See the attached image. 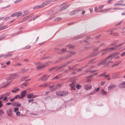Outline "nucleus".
I'll use <instances>...</instances> for the list:
<instances>
[{
    "label": "nucleus",
    "instance_id": "1",
    "mask_svg": "<svg viewBox=\"0 0 125 125\" xmlns=\"http://www.w3.org/2000/svg\"><path fill=\"white\" fill-rule=\"evenodd\" d=\"M51 63L50 62H46L44 64H42L40 62H38L34 63V64L36 65L38 69L43 68L48 66L49 64Z\"/></svg>",
    "mask_w": 125,
    "mask_h": 125
},
{
    "label": "nucleus",
    "instance_id": "2",
    "mask_svg": "<svg viewBox=\"0 0 125 125\" xmlns=\"http://www.w3.org/2000/svg\"><path fill=\"white\" fill-rule=\"evenodd\" d=\"M109 56L107 57L104 60H103L101 61L98 64L100 66L102 64H104L105 66H106L109 65Z\"/></svg>",
    "mask_w": 125,
    "mask_h": 125
},
{
    "label": "nucleus",
    "instance_id": "3",
    "mask_svg": "<svg viewBox=\"0 0 125 125\" xmlns=\"http://www.w3.org/2000/svg\"><path fill=\"white\" fill-rule=\"evenodd\" d=\"M55 94L58 96H63L67 95L68 94V93L66 92L59 91H56Z\"/></svg>",
    "mask_w": 125,
    "mask_h": 125
},
{
    "label": "nucleus",
    "instance_id": "4",
    "mask_svg": "<svg viewBox=\"0 0 125 125\" xmlns=\"http://www.w3.org/2000/svg\"><path fill=\"white\" fill-rule=\"evenodd\" d=\"M50 76V75H47L46 74H44L40 77L39 79V80L45 81Z\"/></svg>",
    "mask_w": 125,
    "mask_h": 125
},
{
    "label": "nucleus",
    "instance_id": "5",
    "mask_svg": "<svg viewBox=\"0 0 125 125\" xmlns=\"http://www.w3.org/2000/svg\"><path fill=\"white\" fill-rule=\"evenodd\" d=\"M106 73V72H104V73H102L99 75V76L101 77L102 76H104V78L105 79H107L108 80H109V75H105Z\"/></svg>",
    "mask_w": 125,
    "mask_h": 125
},
{
    "label": "nucleus",
    "instance_id": "6",
    "mask_svg": "<svg viewBox=\"0 0 125 125\" xmlns=\"http://www.w3.org/2000/svg\"><path fill=\"white\" fill-rule=\"evenodd\" d=\"M37 96V95H34L33 93L28 94L27 95V98L28 99L34 98Z\"/></svg>",
    "mask_w": 125,
    "mask_h": 125
},
{
    "label": "nucleus",
    "instance_id": "7",
    "mask_svg": "<svg viewBox=\"0 0 125 125\" xmlns=\"http://www.w3.org/2000/svg\"><path fill=\"white\" fill-rule=\"evenodd\" d=\"M46 41H43V40H36V42L39 45H41L44 43Z\"/></svg>",
    "mask_w": 125,
    "mask_h": 125
},
{
    "label": "nucleus",
    "instance_id": "8",
    "mask_svg": "<svg viewBox=\"0 0 125 125\" xmlns=\"http://www.w3.org/2000/svg\"><path fill=\"white\" fill-rule=\"evenodd\" d=\"M20 76V75L19 74H16L14 73L12 74L11 76L10 79H14L15 78H16L19 77Z\"/></svg>",
    "mask_w": 125,
    "mask_h": 125
},
{
    "label": "nucleus",
    "instance_id": "9",
    "mask_svg": "<svg viewBox=\"0 0 125 125\" xmlns=\"http://www.w3.org/2000/svg\"><path fill=\"white\" fill-rule=\"evenodd\" d=\"M70 62H67L66 63H65L64 64V65H62L61 66L58 67H57L56 68V69H55V70H56L57 69L58 70H59V69H61V68H62L63 67H65V66H66L68 64H69Z\"/></svg>",
    "mask_w": 125,
    "mask_h": 125
},
{
    "label": "nucleus",
    "instance_id": "10",
    "mask_svg": "<svg viewBox=\"0 0 125 125\" xmlns=\"http://www.w3.org/2000/svg\"><path fill=\"white\" fill-rule=\"evenodd\" d=\"M26 94V90H24L22 91L21 94V96L20 97V99H23V97L25 96Z\"/></svg>",
    "mask_w": 125,
    "mask_h": 125
},
{
    "label": "nucleus",
    "instance_id": "11",
    "mask_svg": "<svg viewBox=\"0 0 125 125\" xmlns=\"http://www.w3.org/2000/svg\"><path fill=\"white\" fill-rule=\"evenodd\" d=\"M108 51L109 49H106L103 50L101 51V52H102V55H103L108 52Z\"/></svg>",
    "mask_w": 125,
    "mask_h": 125
},
{
    "label": "nucleus",
    "instance_id": "12",
    "mask_svg": "<svg viewBox=\"0 0 125 125\" xmlns=\"http://www.w3.org/2000/svg\"><path fill=\"white\" fill-rule=\"evenodd\" d=\"M117 29H115L112 30H110V35H111L115 36H116L118 35V34L116 33H112L113 30H116Z\"/></svg>",
    "mask_w": 125,
    "mask_h": 125
},
{
    "label": "nucleus",
    "instance_id": "13",
    "mask_svg": "<svg viewBox=\"0 0 125 125\" xmlns=\"http://www.w3.org/2000/svg\"><path fill=\"white\" fill-rule=\"evenodd\" d=\"M91 86L90 84H86L84 86L85 89L87 90L91 89Z\"/></svg>",
    "mask_w": 125,
    "mask_h": 125
},
{
    "label": "nucleus",
    "instance_id": "14",
    "mask_svg": "<svg viewBox=\"0 0 125 125\" xmlns=\"http://www.w3.org/2000/svg\"><path fill=\"white\" fill-rule=\"evenodd\" d=\"M75 84L74 83H72L70 84V86L71 88V89L72 90H75Z\"/></svg>",
    "mask_w": 125,
    "mask_h": 125
},
{
    "label": "nucleus",
    "instance_id": "15",
    "mask_svg": "<svg viewBox=\"0 0 125 125\" xmlns=\"http://www.w3.org/2000/svg\"><path fill=\"white\" fill-rule=\"evenodd\" d=\"M80 10H74L72 11V12H71L69 14L70 15H72L76 14V13H77L78 12L80 11Z\"/></svg>",
    "mask_w": 125,
    "mask_h": 125
},
{
    "label": "nucleus",
    "instance_id": "16",
    "mask_svg": "<svg viewBox=\"0 0 125 125\" xmlns=\"http://www.w3.org/2000/svg\"><path fill=\"white\" fill-rule=\"evenodd\" d=\"M27 70V69L22 68L21 69L19 72V73L21 74H23L24 72H26Z\"/></svg>",
    "mask_w": 125,
    "mask_h": 125
},
{
    "label": "nucleus",
    "instance_id": "17",
    "mask_svg": "<svg viewBox=\"0 0 125 125\" xmlns=\"http://www.w3.org/2000/svg\"><path fill=\"white\" fill-rule=\"evenodd\" d=\"M83 34H81L75 37L73 39H78L82 38Z\"/></svg>",
    "mask_w": 125,
    "mask_h": 125
},
{
    "label": "nucleus",
    "instance_id": "18",
    "mask_svg": "<svg viewBox=\"0 0 125 125\" xmlns=\"http://www.w3.org/2000/svg\"><path fill=\"white\" fill-rule=\"evenodd\" d=\"M7 114L8 115L10 116L12 115V110L11 109H9L7 111Z\"/></svg>",
    "mask_w": 125,
    "mask_h": 125
},
{
    "label": "nucleus",
    "instance_id": "19",
    "mask_svg": "<svg viewBox=\"0 0 125 125\" xmlns=\"http://www.w3.org/2000/svg\"><path fill=\"white\" fill-rule=\"evenodd\" d=\"M86 80L87 82H91L92 78L91 76H89L86 78Z\"/></svg>",
    "mask_w": 125,
    "mask_h": 125
},
{
    "label": "nucleus",
    "instance_id": "20",
    "mask_svg": "<svg viewBox=\"0 0 125 125\" xmlns=\"http://www.w3.org/2000/svg\"><path fill=\"white\" fill-rule=\"evenodd\" d=\"M54 86L53 85L50 86L49 87L50 90L51 91H53L55 90V88H54Z\"/></svg>",
    "mask_w": 125,
    "mask_h": 125
},
{
    "label": "nucleus",
    "instance_id": "21",
    "mask_svg": "<svg viewBox=\"0 0 125 125\" xmlns=\"http://www.w3.org/2000/svg\"><path fill=\"white\" fill-rule=\"evenodd\" d=\"M20 89L17 87L14 88L12 90V92L13 93H16L17 91H19Z\"/></svg>",
    "mask_w": 125,
    "mask_h": 125
},
{
    "label": "nucleus",
    "instance_id": "22",
    "mask_svg": "<svg viewBox=\"0 0 125 125\" xmlns=\"http://www.w3.org/2000/svg\"><path fill=\"white\" fill-rule=\"evenodd\" d=\"M51 2V0H47L45 2L43 3V4H44V5H45L49 4Z\"/></svg>",
    "mask_w": 125,
    "mask_h": 125
},
{
    "label": "nucleus",
    "instance_id": "23",
    "mask_svg": "<svg viewBox=\"0 0 125 125\" xmlns=\"http://www.w3.org/2000/svg\"><path fill=\"white\" fill-rule=\"evenodd\" d=\"M121 61H118L115 62V64L113 65L112 66V67H113L114 66H116L118 65L119 64L121 63Z\"/></svg>",
    "mask_w": 125,
    "mask_h": 125
},
{
    "label": "nucleus",
    "instance_id": "24",
    "mask_svg": "<svg viewBox=\"0 0 125 125\" xmlns=\"http://www.w3.org/2000/svg\"><path fill=\"white\" fill-rule=\"evenodd\" d=\"M101 93L103 95H105L107 93L104 90L101 89Z\"/></svg>",
    "mask_w": 125,
    "mask_h": 125
},
{
    "label": "nucleus",
    "instance_id": "25",
    "mask_svg": "<svg viewBox=\"0 0 125 125\" xmlns=\"http://www.w3.org/2000/svg\"><path fill=\"white\" fill-rule=\"evenodd\" d=\"M119 87L120 88H124L125 87V82L122 84H120L119 85Z\"/></svg>",
    "mask_w": 125,
    "mask_h": 125
},
{
    "label": "nucleus",
    "instance_id": "26",
    "mask_svg": "<svg viewBox=\"0 0 125 125\" xmlns=\"http://www.w3.org/2000/svg\"><path fill=\"white\" fill-rule=\"evenodd\" d=\"M16 15L17 16V17L19 16L22 14V13L20 11L16 12Z\"/></svg>",
    "mask_w": 125,
    "mask_h": 125
},
{
    "label": "nucleus",
    "instance_id": "27",
    "mask_svg": "<svg viewBox=\"0 0 125 125\" xmlns=\"http://www.w3.org/2000/svg\"><path fill=\"white\" fill-rule=\"evenodd\" d=\"M53 98V97H51L50 96H48L45 97V99L46 100L49 99L50 100H52V98Z\"/></svg>",
    "mask_w": 125,
    "mask_h": 125
},
{
    "label": "nucleus",
    "instance_id": "28",
    "mask_svg": "<svg viewBox=\"0 0 125 125\" xmlns=\"http://www.w3.org/2000/svg\"><path fill=\"white\" fill-rule=\"evenodd\" d=\"M12 55V54H10L8 55H6L4 57L5 58H8L11 57Z\"/></svg>",
    "mask_w": 125,
    "mask_h": 125
},
{
    "label": "nucleus",
    "instance_id": "29",
    "mask_svg": "<svg viewBox=\"0 0 125 125\" xmlns=\"http://www.w3.org/2000/svg\"><path fill=\"white\" fill-rule=\"evenodd\" d=\"M16 106H17L18 107L20 106L21 105V104L18 103V102H16L14 104Z\"/></svg>",
    "mask_w": 125,
    "mask_h": 125
},
{
    "label": "nucleus",
    "instance_id": "30",
    "mask_svg": "<svg viewBox=\"0 0 125 125\" xmlns=\"http://www.w3.org/2000/svg\"><path fill=\"white\" fill-rule=\"evenodd\" d=\"M22 65V64L20 63H17L16 64H13L14 66H20Z\"/></svg>",
    "mask_w": 125,
    "mask_h": 125
},
{
    "label": "nucleus",
    "instance_id": "31",
    "mask_svg": "<svg viewBox=\"0 0 125 125\" xmlns=\"http://www.w3.org/2000/svg\"><path fill=\"white\" fill-rule=\"evenodd\" d=\"M109 9H105V10H100V11H96V12H103V11H106L107 10H109Z\"/></svg>",
    "mask_w": 125,
    "mask_h": 125
},
{
    "label": "nucleus",
    "instance_id": "32",
    "mask_svg": "<svg viewBox=\"0 0 125 125\" xmlns=\"http://www.w3.org/2000/svg\"><path fill=\"white\" fill-rule=\"evenodd\" d=\"M28 77L26 76H24L23 77L21 78V81H23L25 79L27 78Z\"/></svg>",
    "mask_w": 125,
    "mask_h": 125
},
{
    "label": "nucleus",
    "instance_id": "33",
    "mask_svg": "<svg viewBox=\"0 0 125 125\" xmlns=\"http://www.w3.org/2000/svg\"><path fill=\"white\" fill-rule=\"evenodd\" d=\"M115 86L114 85H112L110 86V90L114 88L115 87Z\"/></svg>",
    "mask_w": 125,
    "mask_h": 125
},
{
    "label": "nucleus",
    "instance_id": "34",
    "mask_svg": "<svg viewBox=\"0 0 125 125\" xmlns=\"http://www.w3.org/2000/svg\"><path fill=\"white\" fill-rule=\"evenodd\" d=\"M62 20V18L60 17H58L56 19H55L54 20H56L57 21L60 20Z\"/></svg>",
    "mask_w": 125,
    "mask_h": 125
},
{
    "label": "nucleus",
    "instance_id": "35",
    "mask_svg": "<svg viewBox=\"0 0 125 125\" xmlns=\"http://www.w3.org/2000/svg\"><path fill=\"white\" fill-rule=\"evenodd\" d=\"M19 108L18 107H16L14 108V112H16L18 110Z\"/></svg>",
    "mask_w": 125,
    "mask_h": 125
},
{
    "label": "nucleus",
    "instance_id": "36",
    "mask_svg": "<svg viewBox=\"0 0 125 125\" xmlns=\"http://www.w3.org/2000/svg\"><path fill=\"white\" fill-rule=\"evenodd\" d=\"M20 97H21V96H20V95H16L15 97H14V99H18V98H20Z\"/></svg>",
    "mask_w": 125,
    "mask_h": 125
},
{
    "label": "nucleus",
    "instance_id": "37",
    "mask_svg": "<svg viewBox=\"0 0 125 125\" xmlns=\"http://www.w3.org/2000/svg\"><path fill=\"white\" fill-rule=\"evenodd\" d=\"M81 86L79 84H78L76 85V87L78 89H79L81 87Z\"/></svg>",
    "mask_w": 125,
    "mask_h": 125
},
{
    "label": "nucleus",
    "instance_id": "38",
    "mask_svg": "<svg viewBox=\"0 0 125 125\" xmlns=\"http://www.w3.org/2000/svg\"><path fill=\"white\" fill-rule=\"evenodd\" d=\"M22 0H16L14 1V3L16 4L21 1Z\"/></svg>",
    "mask_w": 125,
    "mask_h": 125
},
{
    "label": "nucleus",
    "instance_id": "39",
    "mask_svg": "<svg viewBox=\"0 0 125 125\" xmlns=\"http://www.w3.org/2000/svg\"><path fill=\"white\" fill-rule=\"evenodd\" d=\"M10 5H9L7 6H6V7H2L1 8V9H4L7 8H10Z\"/></svg>",
    "mask_w": 125,
    "mask_h": 125
},
{
    "label": "nucleus",
    "instance_id": "40",
    "mask_svg": "<svg viewBox=\"0 0 125 125\" xmlns=\"http://www.w3.org/2000/svg\"><path fill=\"white\" fill-rule=\"evenodd\" d=\"M28 85V84L27 83H22L21 84V86L22 87H23L24 86H27Z\"/></svg>",
    "mask_w": 125,
    "mask_h": 125
},
{
    "label": "nucleus",
    "instance_id": "41",
    "mask_svg": "<svg viewBox=\"0 0 125 125\" xmlns=\"http://www.w3.org/2000/svg\"><path fill=\"white\" fill-rule=\"evenodd\" d=\"M44 6H45V5H44V4H43L42 3V5L39 6V7H38V8H43Z\"/></svg>",
    "mask_w": 125,
    "mask_h": 125
},
{
    "label": "nucleus",
    "instance_id": "42",
    "mask_svg": "<svg viewBox=\"0 0 125 125\" xmlns=\"http://www.w3.org/2000/svg\"><path fill=\"white\" fill-rule=\"evenodd\" d=\"M59 77H60L59 76V75H57V76H56L55 77H54V78H53L52 79V80H54V79H57L58 78H59Z\"/></svg>",
    "mask_w": 125,
    "mask_h": 125
},
{
    "label": "nucleus",
    "instance_id": "43",
    "mask_svg": "<svg viewBox=\"0 0 125 125\" xmlns=\"http://www.w3.org/2000/svg\"><path fill=\"white\" fill-rule=\"evenodd\" d=\"M11 83V82H8L3 87H5L7 86L10 84Z\"/></svg>",
    "mask_w": 125,
    "mask_h": 125
},
{
    "label": "nucleus",
    "instance_id": "44",
    "mask_svg": "<svg viewBox=\"0 0 125 125\" xmlns=\"http://www.w3.org/2000/svg\"><path fill=\"white\" fill-rule=\"evenodd\" d=\"M46 86V84L44 83L43 84H42L39 86L40 87H43V86Z\"/></svg>",
    "mask_w": 125,
    "mask_h": 125
},
{
    "label": "nucleus",
    "instance_id": "45",
    "mask_svg": "<svg viewBox=\"0 0 125 125\" xmlns=\"http://www.w3.org/2000/svg\"><path fill=\"white\" fill-rule=\"evenodd\" d=\"M16 13H14L12 14L10 16V17H13L16 16Z\"/></svg>",
    "mask_w": 125,
    "mask_h": 125
},
{
    "label": "nucleus",
    "instance_id": "46",
    "mask_svg": "<svg viewBox=\"0 0 125 125\" xmlns=\"http://www.w3.org/2000/svg\"><path fill=\"white\" fill-rule=\"evenodd\" d=\"M10 92H9L7 93H6L4 95H5V96H8L10 94Z\"/></svg>",
    "mask_w": 125,
    "mask_h": 125
},
{
    "label": "nucleus",
    "instance_id": "47",
    "mask_svg": "<svg viewBox=\"0 0 125 125\" xmlns=\"http://www.w3.org/2000/svg\"><path fill=\"white\" fill-rule=\"evenodd\" d=\"M10 18V16L7 17L5 18L4 19V20H6L9 19Z\"/></svg>",
    "mask_w": 125,
    "mask_h": 125
},
{
    "label": "nucleus",
    "instance_id": "48",
    "mask_svg": "<svg viewBox=\"0 0 125 125\" xmlns=\"http://www.w3.org/2000/svg\"><path fill=\"white\" fill-rule=\"evenodd\" d=\"M97 71V70H92V71H89V72L90 73H92L94 72H95Z\"/></svg>",
    "mask_w": 125,
    "mask_h": 125
},
{
    "label": "nucleus",
    "instance_id": "49",
    "mask_svg": "<svg viewBox=\"0 0 125 125\" xmlns=\"http://www.w3.org/2000/svg\"><path fill=\"white\" fill-rule=\"evenodd\" d=\"M31 47V45H28L26 46L25 47V49H29Z\"/></svg>",
    "mask_w": 125,
    "mask_h": 125
},
{
    "label": "nucleus",
    "instance_id": "50",
    "mask_svg": "<svg viewBox=\"0 0 125 125\" xmlns=\"http://www.w3.org/2000/svg\"><path fill=\"white\" fill-rule=\"evenodd\" d=\"M70 4H68L64 6V7H65V9L67 8L68 7H69L70 6Z\"/></svg>",
    "mask_w": 125,
    "mask_h": 125
},
{
    "label": "nucleus",
    "instance_id": "51",
    "mask_svg": "<svg viewBox=\"0 0 125 125\" xmlns=\"http://www.w3.org/2000/svg\"><path fill=\"white\" fill-rule=\"evenodd\" d=\"M123 22V21H120L117 24H116V25L119 26L121 25V24Z\"/></svg>",
    "mask_w": 125,
    "mask_h": 125
},
{
    "label": "nucleus",
    "instance_id": "52",
    "mask_svg": "<svg viewBox=\"0 0 125 125\" xmlns=\"http://www.w3.org/2000/svg\"><path fill=\"white\" fill-rule=\"evenodd\" d=\"M16 114L17 116H19L20 115V112L18 111L16 113Z\"/></svg>",
    "mask_w": 125,
    "mask_h": 125
},
{
    "label": "nucleus",
    "instance_id": "53",
    "mask_svg": "<svg viewBox=\"0 0 125 125\" xmlns=\"http://www.w3.org/2000/svg\"><path fill=\"white\" fill-rule=\"evenodd\" d=\"M33 99H29L28 100V101L29 103H31L33 101Z\"/></svg>",
    "mask_w": 125,
    "mask_h": 125
},
{
    "label": "nucleus",
    "instance_id": "54",
    "mask_svg": "<svg viewBox=\"0 0 125 125\" xmlns=\"http://www.w3.org/2000/svg\"><path fill=\"white\" fill-rule=\"evenodd\" d=\"M65 9V7H64V6L62 7L59 10L60 11H61L62 10H64Z\"/></svg>",
    "mask_w": 125,
    "mask_h": 125
},
{
    "label": "nucleus",
    "instance_id": "55",
    "mask_svg": "<svg viewBox=\"0 0 125 125\" xmlns=\"http://www.w3.org/2000/svg\"><path fill=\"white\" fill-rule=\"evenodd\" d=\"M34 13H32L31 14H30V15H28V18H29L31 17V16H33V15H34Z\"/></svg>",
    "mask_w": 125,
    "mask_h": 125
},
{
    "label": "nucleus",
    "instance_id": "56",
    "mask_svg": "<svg viewBox=\"0 0 125 125\" xmlns=\"http://www.w3.org/2000/svg\"><path fill=\"white\" fill-rule=\"evenodd\" d=\"M121 56H123L125 55V52H123L121 53Z\"/></svg>",
    "mask_w": 125,
    "mask_h": 125
},
{
    "label": "nucleus",
    "instance_id": "57",
    "mask_svg": "<svg viewBox=\"0 0 125 125\" xmlns=\"http://www.w3.org/2000/svg\"><path fill=\"white\" fill-rule=\"evenodd\" d=\"M122 3H117L115 4V6H116L117 5H122Z\"/></svg>",
    "mask_w": 125,
    "mask_h": 125
},
{
    "label": "nucleus",
    "instance_id": "58",
    "mask_svg": "<svg viewBox=\"0 0 125 125\" xmlns=\"http://www.w3.org/2000/svg\"><path fill=\"white\" fill-rule=\"evenodd\" d=\"M105 83V81L102 82L100 83V84L101 85H103Z\"/></svg>",
    "mask_w": 125,
    "mask_h": 125
},
{
    "label": "nucleus",
    "instance_id": "59",
    "mask_svg": "<svg viewBox=\"0 0 125 125\" xmlns=\"http://www.w3.org/2000/svg\"><path fill=\"white\" fill-rule=\"evenodd\" d=\"M60 51L62 52H64L66 51V49H62Z\"/></svg>",
    "mask_w": 125,
    "mask_h": 125
},
{
    "label": "nucleus",
    "instance_id": "60",
    "mask_svg": "<svg viewBox=\"0 0 125 125\" xmlns=\"http://www.w3.org/2000/svg\"><path fill=\"white\" fill-rule=\"evenodd\" d=\"M21 31H19V32H18L17 33L14 34L13 35H16L15 36H16V35L19 34L21 32Z\"/></svg>",
    "mask_w": 125,
    "mask_h": 125
},
{
    "label": "nucleus",
    "instance_id": "61",
    "mask_svg": "<svg viewBox=\"0 0 125 125\" xmlns=\"http://www.w3.org/2000/svg\"><path fill=\"white\" fill-rule=\"evenodd\" d=\"M6 63L7 65H9L10 63V62L9 61L6 62Z\"/></svg>",
    "mask_w": 125,
    "mask_h": 125
},
{
    "label": "nucleus",
    "instance_id": "62",
    "mask_svg": "<svg viewBox=\"0 0 125 125\" xmlns=\"http://www.w3.org/2000/svg\"><path fill=\"white\" fill-rule=\"evenodd\" d=\"M39 7V6H36L34 7L33 8V9H37L38 8V7Z\"/></svg>",
    "mask_w": 125,
    "mask_h": 125
},
{
    "label": "nucleus",
    "instance_id": "63",
    "mask_svg": "<svg viewBox=\"0 0 125 125\" xmlns=\"http://www.w3.org/2000/svg\"><path fill=\"white\" fill-rule=\"evenodd\" d=\"M28 10H26L24 11H23V13H24L25 14H26V15L27 14V12H28Z\"/></svg>",
    "mask_w": 125,
    "mask_h": 125
},
{
    "label": "nucleus",
    "instance_id": "64",
    "mask_svg": "<svg viewBox=\"0 0 125 125\" xmlns=\"http://www.w3.org/2000/svg\"><path fill=\"white\" fill-rule=\"evenodd\" d=\"M104 5H101L99 6V8L100 9H102V8H103V7H104Z\"/></svg>",
    "mask_w": 125,
    "mask_h": 125
}]
</instances>
